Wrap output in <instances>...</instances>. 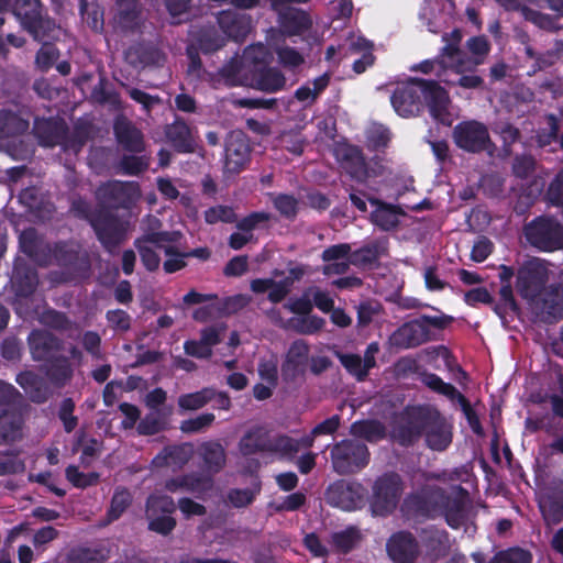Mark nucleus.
<instances>
[{
  "label": "nucleus",
  "instance_id": "42",
  "mask_svg": "<svg viewBox=\"0 0 563 563\" xmlns=\"http://www.w3.org/2000/svg\"><path fill=\"white\" fill-rule=\"evenodd\" d=\"M213 387H203L200 390L183 394L177 399L181 411H196L212 401Z\"/></svg>",
  "mask_w": 563,
  "mask_h": 563
},
{
  "label": "nucleus",
  "instance_id": "60",
  "mask_svg": "<svg viewBox=\"0 0 563 563\" xmlns=\"http://www.w3.org/2000/svg\"><path fill=\"white\" fill-rule=\"evenodd\" d=\"M150 166V157L146 155H123L119 162L122 174L130 176H139L147 170Z\"/></svg>",
  "mask_w": 563,
  "mask_h": 563
},
{
  "label": "nucleus",
  "instance_id": "10",
  "mask_svg": "<svg viewBox=\"0 0 563 563\" xmlns=\"http://www.w3.org/2000/svg\"><path fill=\"white\" fill-rule=\"evenodd\" d=\"M91 228L102 247L113 253L126 240L129 222L103 208L93 218Z\"/></svg>",
  "mask_w": 563,
  "mask_h": 563
},
{
  "label": "nucleus",
  "instance_id": "54",
  "mask_svg": "<svg viewBox=\"0 0 563 563\" xmlns=\"http://www.w3.org/2000/svg\"><path fill=\"white\" fill-rule=\"evenodd\" d=\"M466 48L472 54V58L466 59L467 64L474 67L482 65L490 52V43L485 35L472 36L466 41Z\"/></svg>",
  "mask_w": 563,
  "mask_h": 563
},
{
  "label": "nucleus",
  "instance_id": "57",
  "mask_svg": "<svg viewBox=\"0 0 563 563\" xmlns=\"http://www.w3.org/2000/svg\"><path fill=\"white\" fill-rule=\"evenodd\" d=\"M89 140V128L86 125H76L73 131L67 125V135L63 143L64 152L78 154Z\"/></svg>",
  "mask_w": 563,
  "mask_h": 563
},
{
  "label": "nucleus",
  "instance_id": "25",
  "mask_svg": "<svg viewBox=\"0 0 563 563\" xmlns=\"http://www.w3.org/2000/svg\"><path fill=\"white\" fill-rule=\"evenodd\" d=\"M217 22L227 37L235 42L244 41L252 27L250 15L231 10L221 11Z\"/></svg>",
  "mask_w": 563,
  "mask_h": 563
},
{
  "label": "nucleus",
  "instance_id": "11",
  "mask_svg": "<svg viewBox=\"0 0 563 563\" xmlns=\"http://www.w3.org/2000/svg\"><path fill=\"white\" fill-rule=\"evenodd\" d=\"M452 139L456 147L472 154L490 151L494 146L488 128L477 120L459 122L452 130Z\"/></svg>",
  "mask_w": 563,
  "mask_h": 563
},
{
  "label": "nucleus",
  "instance_id": "37",
  "mask_svg": "<svg viewBox=\"0 0 563 563\" xmlns=\"http://www.w3.org/2000/svg\"><path fill=\"white\" fill-rule=\"evenodd\" d=\"M29 120L19 113L7 109L0 110V139L22 135L29 130Z\"/></svg>",
  "mask_w": 563,
  "mask_h": 563
},
{
  "label": "nucleus",
  "instance_id": "61",
  "mask_svg": "<svg viewBox=\"0 0 563 563\" xmlns=\"http://www.w3.org/2000/svg\"><path fill=\"white\" fill-rule=\"evenodd\" d=\"M59 49L53 43H42L35 55L36 68L42 73H47L59 58Z\"/></svg>",
  "mask_w": 563,
  "mask_h": 563
},
{
  "label": "nucleus",
  "instance_id": "45",
  "mask_svg": "<svg viewBox=\"0 0 563 563\" xmlns=\"http://www.w3.org/2000/svg\"><path fill=\"white\" fill-rule=\"evenodd\" d=\"M109 552L104 548H73L67 554V563H104Z\"/></svg>",
  "mask_w": 563,
  "mask_h": 563
},
{
  "label": "nucleus",
  "instance_id": "19",
  "mask_svg": "<svg viewBox=\"0 0 563 563\" xmlns=\"http://www.w3.org/2000/svg\"><path fill=\"white\" fill-rule=\"evenodd\" d=\"M32 132L40 146L47 148L60 146L63 148L67 135V123L62 118H36Z\"/></svg>",
  "mask_w": 563,
  "mask_h": 563
},
{
  "label": "nucleus",
  "instance_id": "39",
  "mask_svg": "<svg viewBox=\"0 0 563 563\" xmlns=\"http://www.w3.org/2000/svg\"><path fill=\"white\" fill-rule=\"evenodd\" d=\"M384 252L385 247L382 243L373 241L353 252L351 251L350 263L356 267L373 266L378 263Z\"/></svg>",
  "mask_w": 563,
  "mask_h": 563
},
{
  "label": "nucleus",
  "instance_id": "15",
  "mask_svg": "<svg viewBox=\"0 0 563 563\" xmlns=\"http://www.w3.org/2000/svg\"><path fill=\"white\" fill-rule=\"evenodd\" d=\"M439 495L441 496L438 500V515H443L451 528H460L466 519V506L470 501L468 490L461 485H455L448 494L439 487Z\"/></svg>",
  "mask_w": 563,
  "mask_h": 563
},
{
  "label": "nucleus",
  "instance_id": "14",
  "mask_svg": "<svg viewBox=\"0 0 563 563\" xmlns=\"http://www.w3.org/2000/svg\"><path fill=\"white\" fill-rule=\"evenodd\" d=\"M365 496L366 488L356 481H335L325 492L327 503L344 511L361 509L364 506Z\"/></svg>",
  "mask_w": 563,
  "mask_h": 563
},
{
  "label": "nucleus",
  "instance_id": "56",
  "mask_svg": "<svg viewBox=\"0 0 563 563\" xmlns=\"http://www.w3.org/2000/svg\"><path fill=\"white\" fill-rule=\"evenodd\" d=\"M311 25L309 15L303 11H289L282 16V26L291 35H298Z\"/></svg>",
  "mask_w": 563,
  "mask_h": 563
},
{
  "label": "nucleus",
  "instance_id": "16",
  "mask_svg": "<svg viewBox=\"0 0 563 563\" xmlns=\"http://www.w3.org/2000/svg\"><path fill=\"white\" fill-rule=\"evenodd\" d=\"M310 345L302 339L292 341L280 366L284 383L291 385L303 379L309 362Z\"/></svg>",
  "mask_w": 563,
  "mask_h": 563
},
{
  "label": "nucleus",
  "instance_id": "4",
  "mask_svg": "<svg viewBox=\"0 0 563 563\" xmlns=\"http://www.w3.org/2000/svg\"><path fill=\"white\" fill-rule=\"evenodd\" d=\"M526 241L543 253L563 250V223L552 216H539L523 227Z\"/></svg>",
  "mask_w": 563,
  "mask_h": 563
},
{
  "label": "nucleus",
  "instance_id": "17",
  "mask_svg": "<svg viewBox=\"0 0 563 563\" xmlns=\"http://www.w3.org/2000/svg\"><path fill=\"white\" fill-rule=\"evenodd\" d=\"M251 145L243 132L231 133L224 148V173L238 175L243 172L251 161Z\"/></svg>",
  "mask_w": 563,
  "mask_h": 563
},
{
  "label": "nucleus",
  "instance_id": "35",
  "mask_svg": "<svg viewBox=\"0 0 563 563\" xmlns=\"http://www.w3.org/2000/svg\"><path fill=\"white\" fill-rule=\"evenodd\" d=\"M22 427L21 416L16 412L15 407H0V444L15 441L20 438Z\"/></svg>",
  "mask_w": 563,
  "mask_h": 563
},
{
  "label": "nucleus",
  "instance_id": "48",
  "mask_svg": "<svg viewBox=\"0 0 563 563\" xmlns=\"http://www.w3.org/2000/svg\"><path fill=\"white\" fill-rule=\"evenodd\" d=\"M43 12L41 0H15L12 5V13L20 21L23 29L29 26Z\"/></svg>",
  "mask_w": 563,
  "mask_h": 563
},
{
  "label": "nucleus",
  "instance_id": "33",
  "mask_svg": "<svg viewBox=\"0 0 563 563\" xmlns=\"http://www.w3.org/2000/svg\"><path fill=\"white\" fill-rule=\"evenodd\" d=\"M44 372L56 386H64L74 375L70 360L60 353L45 362Z\"/></svg>",
  "mask_w": 563,
  "mask_h": 563
},
{
  "label": "nucleus",
  "instance_id": "30",
  "mask_svg": "<svg viewBox=\"0 0 563 563\" xmlns=\"http://www.w3.org/2000/svg\"><path fill=\"white\" fill-rule=\"evenodd\" d=\"M199 456L203 462V470L206 475H213L220 473L227 463V454L223 445L219 441L210 440L205 441L199 445Z\"/></svg>",
  "mask_w": 563,
  "mask_h": 563
},
{
  "label": "nucleus",
  "instance_id": "64",
  "mask_svg": "<svg viewBox=\"0 0 563 563\" xmlns=\"http://www.w3.org/2000/svg\"><path fill=\"white\" fill-rule=\"evenodd\" d=\"M292 328L300 334H314L322 330L325 324V320L316 314H306L301 318L292 319Z\"/></svg>",
  "mask_w": 563,
  "mask_h": 563
},
{
  "label": "nucleus",
  "instance_id": "43",
  "mask_svg": "<svg viewBox=\"0 0 563 563\" xmlns=\"http://www.w3.org/2000/svg\"><path fill=\"white\" fill-rule=\"evenodd\" d=\"M239 450L244 456L269 452V439L260 430L247 431L239 442Z\"/></svg>",
  "mask_w": 563,
  "mask_h": 563
},
{
  "label": "nucleus",
  "instance_id": "3",
  "mask_svg": "<svg viewBox=\"0 0 563 563\" xmlns=\"http://www.w3.org/2000/svg\"><path fill=\"white\" fill-rule=\"evenodd\" d=\"M453 317L448 314H422L398 327L389 336V344L397 350L418 347L432 340L430 327L438 330L445 329L452 323Z\"/></svg>",
  "mask_w": 563,
  "mask_h": 563
},
{
  "label": "nucleus",
  "instance_id": "6",
  "mask_svg": "<svg viewBox=\"0 0 563 563\" xmlns=\"http://www.w3.org/2000/svg\"><path fill=\"white\" fill-rule=\"evenodd\" d=\"M333 471L339 475H351L365 468L371 461L367 445L356 439H344L330 450Z\"/></svg>",
  "mask_w": 563,
  "mask_h": 563
},
{
  "label": "nucleus",
  "instance_id": "31",
  "mask_svg": "<svg viewBox=\"0 0 563 563\" xmlns=\"http://www.w3.org/2000/svg\"><path fill=\"white\" fill-rule=\"evenodd\" d=\"M34 41L41 43H53L59 40L62 27L56 21L42 12L29 26L24 29Z\"/></svg>",
  "mask_w": 563,
  "mask_h": 563
},
{
  "label": "nucleus",
  "instance_id": "5",
  "mask_svg": "<svg viewBox=\"0 0 563 563\" xmlns=\"http://www.w3.org/2000/svg\"><path fill=\"white\" fill-rule=\"evenodd\" d=\"M404 490L401 476L396 472H385L378 476L369 497V508L376 517H388L397 508Z\"/></svg>",
  "mask_w": 563,
  "mask_h": 563
},
{
  "label": "nucleus",
  "instance_id": "2",
  "mask_svg": "<svg viewBox=\"0 0 563 563\" xmlns=\"http://www.w3.org/2000/svg\"><path fill=\"white\" fill-rule=\"evenodd\" d=\"M390 103L402 118L418 115L427 106L430 115L443 125H451L448 91L435 80L410 78L393 90Z\"/></svg>",
  "mask_w": 563,
  "mask_h": 563
},
{
  "label": "nucleus",
  "instance_id": "50",
  "mask_svg": "<svg viewBox=\"0 0 563 563\" xmlns=\"http://www.w3.org/2000/svg\"><path fill=\"white\" fill-rule=\"evenodd\" d=\"M271 58L272 55L268 48L262 43L247 46L244 49L242 56L249 73H251V69H257L267 66Z\"/></svg>",
  "mask_w": 563,
  "mask_h": 563
},
{
  "label": "nucleus",
  "instance_id": "8",
  "mask_svg": "<svg viewBox=\"0 0 563 563\" xmlns=\"http://www.w3.org/2000/svg\"><path fill=\"white\" fill-rule=\"evenodd\" d=\"M439 486L426 485L409 493L400 506L401 515L407 520L424 521L438 516Z\"/></svg>",
  "mask_w": 563,
  "mask_h": 563
},
{
  "label": "nucleus",
  "instance_id": "21",
  "mask_svg": "<svg viewBox=\"0 0 563 563\" xmlns=\"http://www.w3.org/2000/svg\"><path fill=\"white\" fill-rule=\"evenodd\" d=\"M113 134L123 151L132 154H141L145 151L143 132L126 117L119 115L114 119Z\"/></svg>",
  "mask_w": 563,
  "mask_h": 563
},
{
  "label": "nucleus",
  "instance_id": "28",
  "mask_svg": "<svg viewBox=\"0 0 563 563\" xmlns=\"http://www.w3.org/2000/svg\"><path fill=\"white\" fill-rule=\"evenodd\" d=\"M165 135L177 153L189 154L195 152L196 142L190 126L180 118H176L165 128Z\"/></svg>",
  "mask_w": 563,
  "mask_h": 563
},
{
  "label": "nucleus",
  "instance_id": "1",
  "mask_svg": "<svg viewBox=\"0 0 563 563\" xmlns=\"http://www.w3.org/2000/svg\"><path fill=\"white\" fill-rule=\"evenodd\" d=\"M21 250L42 267L57 265L63 268L60 280L64 283L87 278L90 273V261L80 246L73 241L49 243L41 239L35 229L23 231L20 236Z\"/></svg>",
  "mask_w": 563,
  "mask_h": 563
},
{
  "label": "nucleus",
  "instance_id": "46",
  "mask_svg": "<svg viewBox=\"0 0 563 563\" xmlns=\"http://www.w3.org/2000/svg\"><path fill=\"white\" fill-rule=\"evenodd\" d=\"M343 166L351 178L357 181H364L368 177L367 164L362 152L353 147L345 155Z\"/></svg>",
  "mask_w": 563,
  "mask_h": 563
},
{
  "label": "nucleus",
  "instance_id": "18",
  "mask_svg": "<svg viewBox=\"0 0 563 563\" xmlns=\"http://www.w3.org/2000/svg\"><path fill=\"white\" fill-rule=\"evenodd\" d=\"M386 552L394 563H415L420 555V545L412 532L399 530L387 539Z\"/></svg>",
  "mask_w": 563,
  "mask_h": 563
},
{
  "label": "nucleus",
  "instance_id": "9",
  "mask_svg": "<svg viewBox=\"0 0 563 563\" xmlns=\"http://www.w3.org/2000/svg\"><path fill=\"white\" fill-rule=\"evenodd\" d=\"M432 410L424 406L406 408L399 423L393 430L395 441L405 448L413 445L424 435Z\"/></svg>",
  "mask_w": 563,
  "mask_h": 563
},
{
  "label": "nucleus",
  "instance_id": "26",
  "mask_svg": "<svg viewBox=\"0 0 563 563\" xmlns=\"http://www.w3.org/2000/svg\"><path fill=\"white\" fill-rule=\"evenodd\" d=\"M245 84L261 91L273 93L285 87L286 78L279 69L265 66L251 69L250 77H245Z\"/></svg>",
  "mask_w": 563,
  "mask_h": 563
},
{
  "label": "nucleus",
  "instance_id": "12",
  "mask_svg": "<svg viewBox=\"0 0 563 563\" xmlns=\"http://www.w3.org/2000/svg\"><path fill=\"white\" fill-rule=\"evenodd\" d=\"M140 197V186L135 181L109 180L96 190V198L108 210L130 209Z\"/></svg>",
  "mask_w": 563,
  "mask_h": 563
},
{
  "label": "nucleus",
  "instance_id": "22",
  "mask_svg": "<svg viewBox=\"0 0 563 563\" xmlns=\"http://www.w3.org/2000/svg\"><path fill=\"white\" fill-rule=\"evenodd\" d=\"M31 356L36 362H46L59 354L64 347L63 341L47 330H32L27 336Z\"/></svg>",
  "mask_w": 563,
  "mask_h": 563
},
{
  "label": "nucleus",
  "instance_id": "62",
  "mask_svg": "<svg viewBox=\"0 0 563 563\" xmlns=\"http://www.w3.org/2000/svg\"><path fill=\"white\" fill-rule=\"evenodd\" d=\"M261 492V482L257 481L254 488H232L228 492V500L234 508H243L251 505Z\"/></svg>",
  "mask_w": 563,
  "mask_h": 563
},
{
  "label": "nucleus",
  "instance_id": "40",
  "mask_svg": "<svg viewBox=\"0 0 563 563\" xmlns=\"http://www.w3.org/2000/svg\"><path fill=\"white\" fill-rule=\"evenodd\" d=\"M426 549L435 555L444 554L448 549L449 533L435 526H428L420 532Z\"/></svg>",
  "mask_w": 563,
  "mask_h": 563
},
{
  "label": "nucleus",
  "instance_id": "20",
  "mask_svg": "<svg viewBox=\"0 0 563 563\" xmlns=\"http://www.w3.org/2000/svg\"><path fill=\"white\" fill-rule=\"evenodd\" d=\"M213 487V478L210 475L192 472L170 477L165 481L164 488L168 493H188L200 498Z\"/></svg>",
  "mask_w": 563,
  "mask_h": 563
},
{
  "label": "nucleus",
  "instance_id": "59",
  "mask_svg": "<svg viewBox=\"0 0 563 563\" xmlns=\"http://www.w3.org/2000/svg\"><path fill=\"white\" fill-rule=\"evenodd\" d=\"M167 421L159 411H151L142 418L136 427L141 435H155L166 429Z\"/></svg>",
  "mask_w": 563,
  "mask_h": 563
},
{
  "label": "nucleus",
  "instance_id": "55",
  "mask_svg": "<svg viewBox=\"0 0 563 563\" xmlns=\"http://www.w3.org/2000/svg\"><path fill=\"white\" fill-rule=\"evenodd\" d=\"M421 382L432 391L448 397L450 400L461 394L452 384L445 383L439 375L430 372H422L420 374Z\"/></svg>",
  "mask_w": 563,
  "mask_h": 563
},
{
  "label": "nucleus",
  "instance_id": "29",
  "mask_svg": "<svg viewBox=\"0 0 563 563\" xmlns=\"http://www.w3.org/2000/svg\"><path fill=\"white\" fill-rule=\"evenodd\" d=\"M368 202L376 209L371 213V221L383 231H391L399 225L398 217L404 214L401 208L382 201L375 197H368Z\"/></svg>",
  "mask_w": 563,
  "mask_h": 563
},
{
  "label": "nucleus",
  "instance_id": "36",
  "mask_svg": "<svg viewBox=\"0 0 563 563\" xmlns=\"http://www.w3.org/2000/svg\"><path fill=\"white\" fill-rule=\"evenodd\" d=\"M192 455V448L188 443L165 448L163 454L154 457L153 462L158 466L183 467Z\"/></svg>",
  "mask_w": 563,
  "mask_h": 563
},
{
  "label": "nucleus",
  "instance_id": "7",
  "mask_svg": "<svg viewBox=\"0 0 563 563\" xmlns=\"http://www.w3.org/2000/svg\"><path fill=\"white\" fill-rule=\"evenodd\" d=\"M176 503L173 497L163 494H150L145 501L147 529L159 536H169L177 526L174 518Z\"/></svg>",
  "mask_w": 563,
  "mask_h": 563
},
{
  "label": "nucleus",
  "instance_id": "53",
  "mask_svg": "<svg viewBox=\"0 0 563 563\" xmlns=\"http://www.w3.org/2000/svg\"><path fill=\"white\" fill-rule=\"evenodd\" d=\"M133 497L126 487L119 486L114 489L110 507L107 511L109 521L118 520L131 506Z\"/></svg>",
  "mask_w": 563,
  "mask_h": 563
},
{
  "label": "nucleus",
  "instance_id": "49",
  "mask_svg": "<svg viewBox=\"0 0 563 563\" xmlns=\"http://www.w3.org/2000/svg\"><path fill=\"white\" fill-rule=\"evenodd\" d=\"M247 70L242 58L232 57L219 69V75L229 86H238L245 84V77H250L246 73Z\"/></svg>",
  "mask_w": 563,
  "mask_h": 563
},
{
  "label": "nucleus",
  "instance_id": "24",
  "mask_svg": "<svg viewBox=\"0 0 563 563\" xmlns=\"http://www.w3.org/2000/svg\"><path fill=\"white\" fill-rule=\"evenodd\" d=\"M10 283L16 297L29 298L38 285L37 271L25 261L18 260L14 263Z\"/></svg>",
  "mask_w": 563,
  "mask_h": 563
},
{
  "label": "nucleus",
  "instance_id": "27",
  "mask_svg": "<svg viewBox=\"0 0 563 563\" xmlns=\"http://www.w3.org/2000/svg\"><path fill=\"white\" fill-rule=\"evenodd\" d=\"M115 25L122 32H135L142 22V4L139 0H115Z\"/></svg>",
  "mask_w": 563,
  "mask_h": 563
},
{
  "label": "nucleus",
  "instance_id": "63",
  "mask_svg": "<svg viewBox=\"0 0 563 563\" xmlns=\"http://www.w3.org/2000/svg\"><path fill=\"white\" fill-rule=\"evenodd\" d=\"M531 561L532 556L529 551L509 548L496 552L488 563H531Z\"/></svg>",
  "mask_w": 563,
  "mask_h": 563
},
{
  "label": "nucleus",
  "instance_id": "58",
  "mask_svg": "<svg viewBox=\"0 0 563 563\" xmlns=\"http://www.w3.org/2000/svg\"><path fill=\"white\" fill-rule=\"evenodd\" d=\"M66 479L76 488L85 489L99 483L100 474L97 472L82 473L76 465H68L65 470Z\"/></svg>",
  "mask_w": 563,
  "mask_h": 563
},
{
  "label": "nucleus",
  "instance_id": "51",
  "mask_svg": "<svg viewBox=\"0 0 563 563\" xmlns=\"http://www.w3.org/2000/svg\"><path fill=\"white\" fill-rule=\"evenodd\" d=\"M476 67L460 59L454 67V71L460 75L456 81H451L453 86H460L464 89H482L484 87L483 77L475 74H464L465 71H474Z\"/></svg>",
  "mask_w": 563,
  "mask_h": 563
},
{
  "label": "nucleus",
  "instance_id": "47",
  "mask_svg": "<svg viewBox=\"0 0 563 563\" xmlns=\"http://www.w3.org/2000/svg\"><path fill=\"white\" fill-rule=\"evenodd\" d=\"M273 207L279 216L288 221H294L300 209V201L291 194H271Z\"/></svg>",
  "mask_w": 563,
  "mask_h": 563
},
{
  "label": "nucleus",
  "instance_id": "34",
  "mask_svg": "<svg viewBox=\"0 0 563 563\" xmlns=\"http://www.w3.org/2000/svg\"><path fill=\"white\" fill-rule=\"evenodd\" d=\"M350 434L356 440L363 439L369 443H377L386 438V427L377 419H361L350 426Z\"/></svg>",
  "mask_w": 563,
  "mask_h": 563
},
{
  "label": "nucleus",
  "instance_id": "32",
  "mask_svg": "<svg viewBox=\"0 0 563 563\" xmlns=\"http://www.w3.org/2000/svg\"><path fill=\"white\" fill-rule=\"evenodd\" d=\"M541 311L547 323L563 319V284H552L541 300Z\"/></svg>",
  "mask_w": 563,
  "mask_h": 563
},
{
  "label": "nucleus",
  "instance_id": "13",
  "mask_svg": "<svg viewBox=\"0 0 563 563\" xmlns=\"http://www.w3.org/2000/svg\"><path fill=\"white\" fill-rule=\"evenodd\" d=\"M549 271L540 258L525 262L517 272L516 289L522 299L534 301L544 290Z\"/></svg>",
  "mask_w": 563,
  "mask_h": 563
},
{
  "label": "nucleus",
  "instance_id": "41",
  "mask_svg": "<svg viewBox=\"0 0 563 563\" xmlns=\"http://www.w3.org/2000/svg\"><path fill=\"white\" fill-rule=\"evenodd\" d=\"M225 45V37L214 26L201 27L195 37V46L203 54H211Z\"/></svg>",
  "mask_w": 563,
  "mask_h": 563
},
{
  "label": "nucleus",
  "instance_id": "44",
  "mask_svg": "<svg viewBox=\"0 0 563 563\" xmlns=\"http://www.w3.org/2000/svg\"><path fill=\"white\" fill-rule=\"evenodd\" d=\"M79 13L82 21L93 32H102L104 26L103 8L96 1L79 0Z\"/></svg>",
  "mask_w": 563,
  "mask_h": 563
},
{
  "label": "nucleus",
  "instance_id": "23",
  "mask_svg": "<svg viewBox=\"0 0 563 563\" xmlns=\"http://www.w3.org/2000/svg\"><path fill=\"white\" fill-rule=\"evenodd\" d=\"M424 439L427 446L438 452L445 451L452 443L453 426L437 409L432 410Z\"/></svg>",
  "mask_w": 563,
  "mask_h": 563
},
{
  "label": "nucleus",
  "instance_id": "38",
  "mask_svg": "<svg viewBox=\"0 0 563 563\" xmlns=\"http://www.w3.org/2000/svg\"><path fill=\"white\" fill-rule=\"evenodd\" d=\"M15 382L23 388L31 401L42 404L47 395L42 378L32 371H24L16 375Z\"/></svg>",
  "mask_w": 563,
  "mask_h": 563
},
{
  "label": "nucleus",
  "instance_id": "52",
  "mask_svg": "<svg viewBox=\"0 0 563 563\" xmlns=\"http://www.w3.org/2000/svg\"><path fill=\"white\" fill-rule=\"evenodd\" d=\"M332 544L339 553H350L361 540L360 530L350 526L344 530L332 533Z\"/></svg>",
  "mask_w": 563,
  "mask_h": 563
}]
</instances>
